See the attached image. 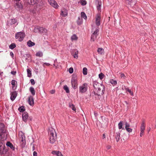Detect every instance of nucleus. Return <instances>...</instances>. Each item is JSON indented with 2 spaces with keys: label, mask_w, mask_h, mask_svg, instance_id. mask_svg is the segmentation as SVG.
<instances>
[{
  "label": "nucleus",
  "mask_w": 156,
  "mask_h": 156,
  "mask_svg": "<svg viewBox=\"0 0 156 156\" xmlns=\"http://www.w3.org/2000/svg\"><path fill=\"white\" fill-rule=\"evenodd\" d=\"M93 86L97 92H94V94L98 96L102 95L104 93L103 91L104 86L97 82L94 83Z\"/></svg>",
  "instance_id": "nucleus-1"
},
{
  "label": "nucleus",
  "mask_w": 156,
  "mask_h": 156,
  "mask_svg": "<svg viewBox=\"0 0 156 156\" xmlns=\"http://www.w3.org/2000/svg\"><path fill=\"white\" fill-rule=\"evenodd\" d=\"M49 133L50 135V142L53 144L56 141L57 139V135L55 130L54 129L51 128L49 132Z\"/></svg>",
  "instance_id": "nucleus-2"
},
{
  "label": "nucleus",
  "mask_w": 156,
  "mask_h": 156,
  "mask_svg": "<svg viewBox=\"0 0 156 156\" xmlns=\"http://www.w3.org/2000/svg\"><path fill=\"white\" fill-rule=\"evenodd\" d=\"M71 84L72 87L76 89L77 86V77L76 76H73L71 79Z\"/></svg>",
  "instance_id": "nucleus-3"
},
{
  "label": "nucleus",
  "mask_w": 156,
  "mask_h": 156,
  "mask_svg": "<svg viewBox=\"0 0 156 156\" xmlns=\"http://www.w3.org/2000/svg\"><path fill=\"white\" fill-rule=\"evenodd\" d=\"M25 36V34L22 32H20L16 34L15 37L16 39H18L19 41H21L23 40Z\"/></svg>",
  "instance_id": "nucleus-4"
},
{
  "label": "nucleus",
  "mask_w": 156,
  "mask_h": 156,
  "mask_svg": "<svg viewBox=\"0 0 156 156\" xmlns=\"http://www.w3.org/2000/svg\"><path fill=\"white\" fill-rule=\"evenodd\" d=\"M87 85L84 83L79 87V92L81 93L85 92L87 90Z\"/></svg>",
  "instance_id": "nucleus-5"
},
{
  "label": "nucleus",
  "mask_w": 156,
  "mask_h": 156,
  "mask_svg": "<svg viewBox=\"0 0 156 156\" xmlns=\"http://www.w3.org/2000/svg\"><path fill=\"white\" fill-rule=\"evenodd\" d=\"M48 2L49 4L54 8H58V5L57 2L54 0H48Z\"/></svg>",
  "instance_id": "nucleus-6"
},
{
  "label": "nucleus",
  "mask_w": 156,
  "mask_h": 156,
  "mask_svg": "<svg viewBox=\"0 0 156 156\" xmlns=\"http://www.w3.org/2000/svg\"><path fill=\"white\" fill-rule=\"evenodd\" d=\"M98 32V29H96L91 35V39L93 41H94L96 39Z\"/></svg>",
  "instance_id": "nucleus-7"
},
{
  "label": "nucleus",
  "mask_w": 156,
  "mask_h": 156,
  "mask_svg": "<svg viewBox=\"0 0 156 156\" xmlns=\"http://www.w3.org/2000/svg\"><path fill=\"white\" fill-rule=\"evenodd\" d=\"M16 2L15 7L18 8L19 9H21L23 8V5L21 4L20 0H16Z\"/></svg>",
  "instance_id": "nucleus-8"
},
{
  "label": "nucleus",
  "mask_w": 156,
  "mask_h": 156,
  "mask_svg": "<svg viewBox=\"0 0 156 156\" xmlns=\"http://www.w3.org/2000/svg\"><path fill=\"white\" fill-rule=\"evenodd\" d=\"M28 102L31 106H33L34 105V100L33 96H30L28 97Z\"/></svg>",
  "instance_id": "nucleus-9"
},
{
  "label": "nucleus",
  "mask_w": 156,
  "mask_h": 156,
  "mask_svg": "<svg viewBox=\"0 0 156 156\" xmlns=\"http://www.w3.org/2000/svg\"><path fill=\"white\" fill-rule=\"evenodd\" d=\"M28 117V113L27 112H25L23 113L22 118L23 120L25 122L27 121Z\"/></svg>",
  "instance_id": "nucleus-10"
},
{
  "label": "nucleus",
  "mask_w": 156,
  "mask_h": 156,
  "mask_svg": "<svg viewBox=\"0 0 156 156\" xmlns=\"http://www.w3.org/2000/svg\"><path fill=\"white\" fill-rule=\"evenodd\" d=\"M6 131L4 129V125L3 123L0 124V132L2 134V133H5Z\"/></svg>",
  "instance_id": "nucleus-11"
},
{
  "label": "nucleus",
  "mask_w": 156,
  "mask_h": 156,
  "mask_svg": "<svg viewBox=\"0 0 156 156\" xmlns=\"http://www.w3.org/2000/svg\"><path fill=\"white\" fill-rule=\"evenodd\" d=\"M51 153L53 154H55L57 156H63L62 153L59 151H53L51 152Z\"/></svg>",
  "instance_id": "nucleus-12"
},
{
  "label": "nucleus",
  "mask_w": 156,
  "mask_h": 156,
  "mask_svg": "<svg viewBox=\"0 0 156 156\" xmlns=\"http://www.w3.org/2000/svg\"><path fill=\"white\" fill-rule=\"evenodd\" d=\"M4 146L2 143H0V155L4 154Z\"/></svg>",
  "instance_id": "nucleus-13"
},
{
  "label": "nucleus",
  "mask_w": 156,
  "mask_h": 156,
  "mask_svg": "<svg viewBox=\"0 0 156 156\" xmlns=\"http://www.w3.org/2000/svg\"><path fill=\"white\" fill-rule=\"evenodd\" d=\"M17 96V93L16 91L12 92L11 93V96L10 98L11 99L12 101H13Z\"/></svg>",
  "instance_id": "nucleus-14"
},
{
  "label": "nucleus",
  "mask_w": 156,
  "mask_h": 156,
  "mask_svg": "<svg viewBox=\"0 0 156 156\" xmlns=\"http://www.w3.org/2000/svg\"><path fill=\"white\" fill-rule=\"evenodd\" d=\"M101 17L100 16H98L96 18L95 23L97 26H99L100 25V21Z\"/></svg>",
  "instance_id": "nucleus-15"
},
{
  "label": "nucleus",
  "mask_w": 156,
  "mask_h": 156,
  "mask_svg": "<svg viewBox=\"0 0 156 156\" xmlns=\"http://www.w3.org/2000/svg\"><path fill=\"white\" fill-rule=\"evenodd\" d=\"M27 2L30 4L34 5L37 3L38 0H28Z\"/></svg>",
  "instance_id": "nucleus-16"
},
{
  "label": "nucleus",
  "mask_w": 156,
  "mask_h": 156,
  "mask_svg": "<svg viewBox=\"0 0 156 156\" xmlns=\"http://www.w3.org/2000/svg\"><path fill=\"white\" fill-rule=\"evenodd\" d=\"M39 30L40 31L39 33H47V30L43 27H39Z\"/></svg>",
  "instance_id": "nucleus-17"
},
{
  "label": "nucleus",
  "mask_w": 156,
  "mask_h": 156,
  "mask_svg": "<svg viewBox=\"0 0 156 156\" xmlns=\"http://www.w3.org/2000/svg\"><path fill=\"white\" fill-rule=\"evenodd\" d=\"M97 51L101 55H103L104 54V50L103 48H98Z\"/></svg>",
  "instance_id": "nucleus-18"
},
{
  "label": "nucleus",
  "mask_w": 156,
  "mask_h": 156,
  "mask_svg": "<svg viewBox=\"0 0 156 156\" xmlns=\"http://www.w3.org/2000/svg\"><path fill=\"white\" fill-rule=\"evenodd\" d=\"M6 145L7 146L10 147L12 149L14 150V147L13 146L12 144V143H11L10 142H8L7 143Z\"/></svg>",
  "instance_id": "nucleus-19"
},
{
  "label": "nucleus",
  "mask_w": 156,
  "mask_h": 156,
  "mask_svg": "<svg viewBox=\"0 0 156 156\" xmlns=\"http://www.w3.org/2000/svg\"><path fill=\"white\" fill-rule=\"evenodd\" d=\"M145 127V124L144 122L143 121L142 122L141 126H140V131H144Z\"/></svg>",
  "instance_id": "nucleus-20"
},
{
  "label": "nucleus",
  "mask_w": 156,
  "mask_h": 156,
  "mask_svg": "<svg viewBox=\"0 0 156 156\" xmlns=\"http://www.w3.org/2000/svg\"><path fill=\"white\" fill-rule=\"evenodd\" d=\"M27 45L29 47H31L34 45L35 43L29 40L27 42Z\"/></svg>",
  "instance_id": "nucleus-21"
},
{
  "label": "nucleus",
  "mask_w": 156,
  "mask_h": 156,
  "mask_svg": "<svg viewBox=\"0 0 156 156\" xmlns=\"http://www.w3.org/2000/svg\"><path fill=\"white\" fill-rule=\"evenodd\" d=\"M29 90L33 95L34 96L35 95V90L33 87H30L29 88Z\"/></svg>",
  "instance_id": "nucleus-22"
},
{
  "label": "nucleus",
  "mask_w": 156,
  "mask_h": 156,
  "mask_svg": "<svg viewBox=\"0 0 156 156\" xmlns=\"http://www.w3.org/2000/svg\"><path fill=\"white\" fill-rule=\"evenodd\" d=\"M67 15V11L64 10H63L61 11V15L63 16H66Z\"/></svg>",
  "instance_id": "nucleus-23"
},
{
  "label": "nucleus",
  "mask_w": 156,
  "mask_h": 156,
  "mask_svg": "<svg viewBox=\"0 0 156 156\" xmlns=\"http://www.w3.org/2000/svg\"><path fill=\"white\" fill-rule=\"evenodd\" d=\"M9 22H10L11 25L14 24L17 22V20L15 19H12L9 20Z\"/></svg>",
  "instance_id": "nucleus-24"
},
{
  "label": "nucleus",
  "mask_w": 156,
  "mask_h": 156,
  "mask_svg": "<svg viewBox=\"0 0 156 156\" xmlns=\"http://www.w3.org/2000/svg\"><path fill=\"white\" fill-rule=\"evenodd\" d=\"M81 16L82 18H83L85 20H86L87 19L86 15L84 12H82L81 13Z\"/></svg>",
  "instance_id": "nucleus-25"
},
{
  "label": "nucleus",
  "mask_w": 156,
  "mask_h": 156,
  "mask_svg": "<svg viewBox=\"0 0 156 156\" xmlns=\"http://www.w3.org/2000/svg\"><path fill=\"white\" fill-rule=\"evenodd\" d=\"M123 126V122L120 121L118 124V127L119 129L122 128V129H124V128H122Z\"/></svg>",
  "instance_id": "nucleus-26"
},
{
  "label": "nucleus",
  "mask_w": 156,
  "mask_h": 156,
  "mask_svg": "<svg viewBox=\"0 0 156 156\" xmlns=\"http://www.w3.org/2000/svg\"><path fill=\"white\" fill-rule=\"evenodd\" d=\"M120 135H119V133H117L116 135L115 136V138L116 139V140L117 142H118L120 139Z\"/></svg>",
  "instance_id": "nucleus-27"
},
{
  "label": "nucleus",
  "mask_w": 156,
  "mask_h": 156,
  "mask_svg": "<svg viewBox=\"0 0 156 156\" xmlns=\"http://www.w3.org/2000/svg\"><path fill=\"white\" fill-rule=\"evenodd\" d=\"M43 55L41 51L38 52L36 54V56L38 57H41L43 56Z\"/></svg>",
  "instance_id": "nucleus-28"
},
{
  "label": "nucleus",
  "mask_w": 156,
  "mask_h": 156,
  "mask_svg": "<svg viewBox=\"0 0 156 156\" xmlns=\"http://www.w3.org/2000/svg\"><path fill=\"white\" fill-rule=\"evenodd\" d=\"M69 107L71 108L73 111H75L76 110V108L73 104H69Z\"/></svg>",
  "instance_id": "nucleus-29"
},
{
  "label": "nucleus",
  "mask_w": 156,
  "mask_h": 156,
  "mask_svg": "<svg viewBox=\"0 0 156 156\" xmlns=\"http://www.w3.org/2000/svg\"><path fill=\"white\" fill-rule=\"evenodd\" d=\"M87 69L86 67H84L83 69V73L84 75H86L87 74Z\"/></svg>",
  "instance_id": "nucleus-30"
},
{
  "label": "nucleus",
  "mask_w": 156,
  "mask_h": 156,
  "mask_svg": "<svg viewBox=\"0 0 156 156\" xmlns=\"http://www.w3.org/2000/svg\"><path fill=\"white\" fill-rule=\"evenodd\" d=\"M20 138L21 140V141L24 143V142L25 141V137L24 135H21L20 136Z\"/></svg>",
  "instance_id": "nucleus-31"
},
{
  "label": "nucleus",
  "mask_w": 156,
  "mask_h": 156,
  "mask_svg": "<svg viewBox=\"0 0 156 156\" xmlns=\"http://www.w3.org/2000/svg\"><path fill=\"white\" fill-rule=\"evenodd\" d=\"M110 83L112 85H115L117 83V81L113 79L110 80Z\"/></svg>",
  "instance_id": "nucleus-32"
},
{
  "label": "nucleus",
  "mask_w": 156,
  "mask_h": 156,
  "mask_svg": "<svg viewBox=\"0 0 156 156\" xmlns=\"http://www.w3.org/2000/svg\"><path fill=\"white\" fill-rule=\"evenodd\" d=\"M72 40H76L77 39V37L75 34L73 35L71 37Z\"/></svg>",
  "instance_id": "nucleus-33"
},
{
  "label": "nucleus",
  "mask_w": 156,
  "mask_h": 156,
  "mask_svg": "<svg viewBox=\"0 0 156 156\" xmlns=\"http://www.w3.org/2000/svg\"><path fill=\"white\" fill-rule=\"evenodd\" d=\"M63 88L64 90H66V91L67 93H69V89L66 85L64 86Z\"/></svg>",
  "instance_id": "nucleus-34"
},
{
  "label": "nucleus",
  "mask_w": 156,
  "mask_h": 156,
  "mask_svg": "<svg viewBox=\"0 0 156 156\" xmlns=\"http://www.w3.org/2000/svg\"><path fill=\"white\" fill-rule=\"evenodd\" d=\"M27 72L28 76L29 77H31V73L30 70L29 69H27Z\"/></svg>",
  "instance_id": "nucleus-35"
},
{
  "label": "nucleus",
  "mask_w": 156,
  "mask_h": 156,
  "mask_svg": "<svg viewBox=\"0 0 156 156\" xmlns=\"http://www.w3.org/2000/svg\"><path fill=\"white\" fill-rule=\"evenodd\" d=\"M105 76L102 73H101L99 74V77L100 80H102Z\"/></svg>",
  "instance_id": "nucleus-36"
},
{
  "label": "nucleus",
  "mask_w": 156,
  "mask_h": 156,
  "mask_svg": "<svg viewBox=\"0 0 156 156\" xmlns=\"http://www.w3.org/2000/svg\"><path fill=\"white\" fill-rule=\"evenodd\" d=\"M16 44L14 43L12 44L9 46V48L12 49H13L15 47H16Z\"/></svg>",
  "instance_id": "nucleus-37"
},
{
  "label": "nucleus",
  "mask_w": 156,
  "mask_h": 156,
  "mask_svg": "<svg viewBox=\"0 0 156 156\" xmlns=\"http://www.w3.org/2000/svg\"><path fill=\"white\" fill-rule=\"evenodd\" d=\"M19 110L21 112H23L24 111L25 109L23 107H20L18 108Z\"/></svg>",
  "instance_id": "nucleus-38"
},
{
  "label": "nucleus",
  "mask_w": 156,
  "mask_h": 156,
  "mask_svg": "<svg viewBox=\"0 0 156 156\" xmlns=\"http://www.w3.org/2000/svg\"><path fill=\"white\" fill-rule=\"evenodd\" d=\"M126 91H128L129 92V94H131V95L133 96V92H132L128 88H126Z\"/></svg>",
  "instance_id": "nucleus-39"
},
{
  "label": "nucleus",
  "mask_w": 156,
  "mask_h": 156,
  "mask_svg": "<svg viewBox=\"0 0 156 156\" xmlns=\"http://www.w3.org/2000/svg\"><path fill=\"white\" fill-rule=\"evenodd\" d=\"M39 29V27H37L34 28V31L35 32H39L40 31Z\"/></svg>",
  "instance_id": "nucleus-40"
},
{
  "label": "nucleus",
  "mask_w": 156,
  "mask_h": 156,
  "mask_svg": "<svg viewBox=\"0 0 156 156\" xmlns=\"http://www.w3.org/2000/svg\"><path fill=\"white\" fill-rule=\"evenodd\" d=\"M78 51L77 50H76L74 54L73 55V57L75 58H78Z\"/></svg>",
  "instance_id": "nucleus-41"
},
{
  "label": "nucleus",
  "mask_w": 156,
  "mask_h": 156,
  "mask_svg": "<svg viewBox=\"0 0 156 156\" xmlns=\"http://www.w3.org/2000/svg\"><path fill=\"white\" fill-rule=\"evenodd\" d=\"M101 5V2H99L98 3V5L97 6V8L98 10L100 9Z\"/></svg>",
  "instance_id": "nucleus-42"
},
{
  "label": "nucleus",
  "mask_w": 156,
  "mask_h": 156,
  "mask_svg": "<svg viewBox=\"0 0 156 156\" xmlns=\"http://www.w3.org/2000/svg\"><path fill=\"white\" fill-rule=\"evenodd\" d=\"M125 129L129 128L130 127V125L129 123H128L127 122H125Z\"/></svg>",
  "instance_id": "nucleus-43"
},
{
  "label": "nucleus",
  "mask_w": 156,
  "mask_h": 156,
  "mask_svg": "<svg viewBox=\"0 0 156 156\" xmlns=\"http://www.w3.org/2000/svg\"><path fill=\"white\" fill-rule=\"evenodd\" d=\"M44 4L45 2L42 0L40 2L39 5H41V6H42Z\"/></svg>",
  "instance_id": "nucleus-44"
},
{
  "label": "nucleus",
  "mask_w": 156,
  "mask_h": 156,
  "mask_svg": "<svg viewBox=\"0 0 156 156\" xmlns=\"http://www.w3.org/2000/svg\"><path fill=\"white\" fill-rule=\"evenodd\" d=\"M126 131L129 133L131 132L132 130V129L129 128H126Z\"/></svg>",
  "instance_id": "nucleus-45"
},
{
  "label": "nucleus",
  "mask_w": 156,
  "mask_h": 156,
  "mask_svg": "<svg viewBox=\"0 0 156 156\" xmlns=\"http://www.w3.org/2000/svg\"><path fill=\"white\" fill-rule=\"evenodd\" d=\"M81 4L82 5H84L87 4V2L86 1H82Z\"/></svg>",
  "instance_id": "nucleus-46"
},
{
  "label": "nucleus",
  "mask_w": 156,
  "mask_h": 156,
  "mask_svg": "<svg viewBox=\"0 0 156 156\" xmlns=\"http://www.w3.org/2000/svg\"><path fill=\"white\" fill-rule=\"evenodd\" d=\"M73 71V68L72 67L69 68V72L70 73H72Z\"/></svg>",
  "instance_id": "nucleus-47"
},
{
  "label": "nucleus",
  "mask_w": 156,
  "mask_h": 156,
  "mask_svg": "<svg viewBox=\"0 0 156 156\" xmlns=\"http://www.w3.org/2000/svg\"><path fill=\"white\" fill-rule=\"evenodd\" d=\"M30 82H31V84L33 85H34L35 84V81L34 79H31L30 80Z\"/></svg>",
  "instance_id": "nucleus-48"
},
{
  "label": "nucleus",
  "mask_w": 156,
  "mask_h": 156,
  "mask_svg": "<svg viewBox=\"0 0 156 156\" xmlns=\"http://www.w3.org/2000/svg\"><path fill=\"white\" fill-rule=\"evenodd\" d=\"M15 82L16 81L15 80H12V81L11 84L13 86L15 85Z\"/></svg>",
  "instance_id": "nucleus-49"
},
{
  "label": "nucleus",
  "mask_w": 156,
  "mask_h": 156,
  "mask_svg": "<svg viewBox=\"0 0 156 156\" xmlns=\"http://www.w3.org/2000/svg\"><path fill=\"white\" fill-rule=\"evenodd\" d=\"M111 147V146L109 145H108L106 146V148L107 150L110 149Z\"/></svg>",
  "instance_id": "nucleus-50"
},
{
  "label": "nucleus",
  "mask_w": 156,
  "mask_h": 156,
  "mask_svg": "<svg viewBox=\"0 0 156 156\" xmlns=\"http://www.w3.org/2000/svg\"><path fill=\"white\" fill-rule=\"evenodd\" d=\"M144 131H140V136L141 137L144 134Z\"/></svg>",
  "instance_id": "nucleus-51"
},
{
  "label": "nucleus",
  "mask_w": 156,
  "mask_h": 156,
  "mask_svg": "<svg viewBox=\"0 0 156 156\" xmlns=\"http://www.w3.org/2000/svg\"><path fill=\"white\" fill-rule=\"evenodd\" d=\"M50 92L52 94H54L55 92V90H51L50 91Z\"/></svg>",
  "instance_id": "nucleus-52"
},
{
  "label": "nucleus",
  "mask_w": 156,
  "mask_h": 156,
  "mask_svg": "<svg viewBox=\"0 0 156 156\" xmlns=\"http://www.w3.org/2000/svg\"><path fill=\"white\" fill-rule=\"evenodd\" d=\"M82 23V21H77V24L79 25H80Z\"/></svg>",
  "instance_id": "nucleus-53"
},
{
  "label": "nucleus",
  "mask_w": 156,
  "mask_h": 156,
  "mask_svg": "<svg viewBox=\"0 0 156 156\" xmlns=\"http://www.w3.org/2000/svg\"><path fill=\"white\" fill-rule=\"evenodd\" d=\"M33 156H37V153L36 151H34L33 153Z\"/></svg>",
  "instance_id": "nucleus-54"
},
{
  "label": "nucleus",
  "mask_w": 156,
  "mask_h": 156,
  "mask_svg": "<svg viewBox=\"0 0 156 156\" xmlns=\"http://www.w3.org/2000/svg\"><path fill=\"white\" fill-rule=\"evenodd\" d=\"M11 73L13 75H15L16 73V71H12L11 72Z\"/></svg>",
  "instance_id": "nucleus-55"
},
{
  "label": "nucleus",
  "mask_w": 156,
  "mask_h": 156,
  "mask_svg": "<svg viewBox=\"0 0 156 156\" xmlns=\"http://www.w3.org/2000/svg\"><path fill=\"white\" fill-rule=\"evenodd\" d=\"M121 78H124L125 77V75L123 74H122L121 75Z\"/></svg>",
  "instance_id": "nucleus-56"
},
{
  "label": "nucleus",
  "mask_w": 156,
  "mask_h": 156,
  "mask_svg": "<svg viewBox=\"0 0 156 156\" xmlns=\"http://www.w3.org/2000/svg\"><path fill=\"white\" fill-rule=\"evenodd\" d=\"M105 137H106L105 135L104 134H103V136H102L103 139H104V138H105Z\"/></svg>",
  "instance_id": "nucleus-57"
},
{
  "label": "nucleus",
  "mask_w": 156,
  "mask_h": 156,
  "mask_svg": "<svg viewBox=\"0 0 156 156\" xmlns=\"http://www.w3.org/2000/svg\"><path fill=\"white\" fill-rule=\"evenodd\" d=\"M44 64H45L46 66H49L50 65V64L49 63H44Z\"/></svg>",
  "instance_id": "nucleus-58"
},
{
  "label": "nucleus",
  "mask_w": 156,
  "mask_h": 156,
  "mask_svg": "<svg viewBox=\"0 0 156 156\" xmlns=\"http://www.w3.org/2000/svg\"><path fill=\"white\" fill-rule=\"evenodd\" d=\"M126 1H127L129 2L130 3L132 2L133 0H126Z\"/></svg>",
  "instance_id": "nucleus-59"
},
{
  "label": "nucleus",
  "mask_w": 156,
  "mask_h": 156,
  "mask_svg": "<svg viewBox=\"0 0 156 156\" xmlns=\"http://www.w3.org/2000/svg\"><path fill=\"white\" fill-rule=\"evenodd\" d=\"M10 55L11 56L13 55V54L12 52H11L10 53Z\"/></svg>",
  "instance_id": "nucleus-60"
},
{
  "label": "nucleus",
  "mask_w": 156,
  "mask_h": 156,
  "mask_svg": "<svg viewBox=\"0 0 156 156\" xmlns=\"http://www.w3.org/2000/svg\"><path fill=\"white\" fill-rule=\"evenodd\" d=\"M2 134L0 132V141L1 140V136Z\"/></svg>",
  "instance_id": "nucleus-61"
},
{
  "label": "nucleus",
  "mask_w": 156,
  "mask_h": 156,
  "mask_svg": "<svg viewBox=\"0 0 156 156\" xmlns=\"http://www.w3.org/2000/svg\"><path fill=\"white\" fill-rule=\"evenodd\" d=\"M29 119H30V120H32V118L31 117H29Z\"/></svg>",
  "instance_id": "nucleus-62"
},
{
  "label": "nucleus",
  "mask_w": 156,
  "mask_h": 156,
  "mask_svg": "<svg viewBox=\"0 0 156 156\" xmlns=\"http://www.w3.org/2000/svg\"><path fill=\"white\" fill-rule=\"evenodd\" d=\"M125 102L126 103V104H128V103L126 101H125Z\"/></svg>",
  "instance_id": "nucleus-63"
},
{
  "label": "nucleus",
  "mask_w": 156,
  "mask_h": 156,
  "mask_svg": "<svg viewBox=\"0 0 156 156\" xmlns=\"http://www.w3.org/2000/svg\"><path fill=\"white\" fill-rule=\"evenodd\" d=\"M2 73V72L1 73H0V75L1 74V73Z\"/></svg>",
  "instance_id": "nucleus-64"
}]
</instances>
